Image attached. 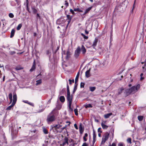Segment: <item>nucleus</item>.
<instances>
[{"label":"nucleus","instance_id":"1","mask_svg":"<svg viewBox=\"0 0 146 146\" xmlns=\"http://www.w3.org/2000/svg\"><path fill=\"white\" fill-rule=\"evenodd\" d=\"M67 100L68 101V107L69 111L71 112L73 111V109L71 107L72 102V97L70 96L69 90V87L68 84H67Z\"/></svg>","mask_w":146,"mask_h":146},{"label":"nucleus","instance_id":"2","mask_svg":"<svg viewBox=\"0 0 146 146\" xmlns=\"http://www.w3.org/2000/svg\"><path fill=\"white\" fill-rule=\"evenodd\" d=\"M140 85L138 84L136 86H133L129 89H126L125 90V92L127 95L131 94H134L137 91V90L140 88Z\"/></svg>","mask_w":146,"mask_h":146},{"label":"nucleus","instance_id":"3","mask_svg":"<svg viewBox=\"0 0 146 146\" xmlns=\"http://www.w3.org/2000/svg\"><path fill=\"white\" fill-rule=\"evenodd\" d=\"M55 119V116L54 115H52L51 113L48 116L47 120V122L49 123L54 121Z\"/></svg>","mask_w":146,"mask_h":146},{"label":"nucleus","instance_id":"4","mask_svg":"<svg viewBox=\"0 0 146 146\" xmlns=\"http://www.w3.org/2000/svg\"><path fill=\"white\" fill-rule=\"evenodd\" d=\"M81 51V48L80 46H78L74 52V56L76 58H78L79 56Z\"/></svg>","mask_w":146,"mask_h":146},{"label":"nucleus","instance_id":"5","mask_svg":"<svg viewBox=\"0 0 146 146\" xmlns=\"http://www.w3.org/2000/svg\"><path fill=\"white\" fill-rule=\"evenodd\" d=\"M61 127L62 125H53V128H54L57 132V130H59Z\"/></svg>","mask_w":146,"mask_h":146},{"label":"nucleus","instance_id":"6","mask_svg":"<svg viewBox=\"0 0 146 146\" xmlns=\"http://www.w3.org/2000/svg\"><path fill=\"white\" fill-rule=\"evenodd\" d=\"M98 42V39L97 38H95L92 45V46L93 48H95V47L96 46Z\"/></svg>","mask_w":146,"mask_h":146},{"label":"nucleus","instance_id":"7","mask_svg":"<svg viewBox=\"0 0 146 146\" xmlns=\"http://www.w3.org/2000/svg\"><path fill=\"white\" fill-rule=\"evenodd\" d=\"M68 139L67 137H65L64 139V141L62 143V145H65L66 144H67V145L68 144Z\"/></svg>","mask_w":146,"mask_h":146},{"label":"nucleus","instance_id":"8","mask_svg":"<svg viewBox=\"0 0 146 146\" xmlns=\"http://www.w3.org/2000/svg\"><path fill=\"white\" fill-rule=\"evenodd\" d=\"M13 100L12 103L15 105L17 100V96L16 94H13Z\"/></svg>","mask_w":146,"mask_h":146},{"label":"nucleus","instance_id":"9","mask_svg":"<svg viewBox=\"0 0 146 146\" xmlns=\"http://www.w3.org/2000/svg\"><path fill=\"white\" fill-rule=\"evenodd\" d=\"M79 129L80 133L81 134H82L84 130V129L82 127V124L81 123H80L79 125Z\"/></svg>","mask_w":146,"mask_h":146},{"label":"nucleus","instance_id":"10","mask_svg":"<svg viewBox=\"0 0 146 146\" xmlns=\"http://www.w3.org/2000/svg\"><path fill=\"white\" fill-rule=\"evenodd\" d=\"M91 68H90L88 70H87L85 72V76L86 77L88 78L90 76V71Z\"/></svg>","mask_w":146,"mask_h":146},{"label":"nucleus","instance_id":"11","mask_svg":"<svg viewBox=\"0 0 146 146\" xmlns=\"http://www.w3.org/2000/svg\"><path fill=\"white\" fill-rule=\"evenodd\" d=\"M35 68V60H34L33 66L31 69L30 70L31 72H32L33 71Z\"/></svg>","mask_w":146,"mask_h":146},{"label":"nucleus","instance_id":"12","mask_svg":"<svg viewBox=\"0 0 146 146\" xmlns=\"http://www.w3.org/2000/svg\"><path fill=\"white\" fill-rule=\"evenodd\" d=\"M81 49V50L82 54H85L86 51V50L84 46L83 45L82 46Z\"/></svg>","mask_w":146,"mask_h":146},{"label":"nucleus","instance_id":"13","mask_svg":"<svg viewBox=\"0 0 146 146\" xmlns=\"http://www.w3.org/2000/svg\"><path fill=\"white\" fill-rule=\"evenodd\" d=\"M109 134L108 133L106 134L103 137L102 139L105 141H106L108 138Z\"/></svg>","mask_w":146,"mask_h":146},{"label":"nucleus","instance_id":"14","mask_svg":"<svg viewBox=\"0 0 146 146\" xmlns=\"http://www.w3.org/2000/svg\"><path fill=\"white\" fill-rule=\"evenodd\" d=\"M78 86V84L77 83V82H75V84L74 86V90L73 91V93H74L76 91L77 89V87Z\"/></svg>","mask_w":146,"mask_h":146},{"label":"nucleus","instance_id":"15","mask_svg":"<svg viewBox=\"0 0 146 146\" xmlns=\"http://www.w3.org/2000/svg\"><path fill=\"white\" fill-rule=\"evenodd\" d=\"M66 17H67V18L68 19V20H69V21L68 22V23L66 27V28H67V27H68L69 23L70 22V21L71 20V17H70V16L69 15H67Z\"/></svg>","mask_w":146,"mask_h":146},{"label":"nucleus","instance_id":"16","mask_svg":"<svg viewBox=\"0 0 146 146\" xmlns=\"http://www.w3.org/2000/svg\"><path fill=\"white\" fill-rule=\"evenodd\" d=\"M92 6H91L88 8L86 10L85 12L83 14V15H85L86 13H88V12L92 9Z\"/></svg>","mask_w":146,"mask_h":146},{"label":"nucleus","instance_id":"17","mask_svg":"<svg viewBox=\"0 0 146 146\" xmlns=\"http://www.w3.org/2000/svg\"><path fill=\"white\" fill-rule=\"evenodd\" d=\"M112 113H108L104 115V117L105 118L107 119L110 116L112 115Z\"/></svg>","mask_w":146,"mask_h":146},{"label":"nucleus","instance_id":"18","mask_svg":"<svg viewBox=\"0 0 146 146\" xmlns=\"http://www.w3.org/2000/svg\"><path fill=\"white\" fill-rule=\"evenodd\" d=\"M59 99L62 102H64L65 101V99L64 97L63 96H60L59 98Z\"/></svg>","mask_w":146,"mask_h":146},{"label":"nucleus","instance_id":"19","mask_svg":"<svg viewBox=\"0 0 146 146\" xmlns=\"http://www.w3.org/2000/svg\"><path fill=\"white\" fill-rule=\"evenodd\" d=\"M9 98L10 100V103H11L12 101V94L11 93H10L9 95Z\"/></svg>","mask_w":146,"mask_h":146},{"label":"nucleus","instance_id":"20","mask_svg":"<svg viewBox=\"0 0 146 146\" xmlns=\"http://www.w3.org/2000/svg\"><path fill=\"white\" fill-rule=\"evenodd\" d=\"M15 32V30L14 29H12L11 33V35L10 36V37L11 38H12L13 36L14 35Z\"/></svg>","mask_w":146,"mask_h":146},{"label":"nucleus","instance_id":"21","mask_svg":"<svg viewBox=\"0 0 146 146\" xmlns=\"http://www.w3.org/2000/svg\"><path fill=\"white\" fill-rule=\"evenodd\" d=\"M15 104H13V103H12L11 104L7 107V108H6V110H10L14 106Z\"/></svg>","mask_w":146,"mask_h":146},{"label":"nucleus","instance_id":"22","mask_svg":"<svg viewBox=\"0 0 146 146\" xmlns=\"http://www.w3.org/2000/svg\"><path fill=\"white\" fill-rule=\"evenodd\" d=\"M36 82V86L39 85L42 83L41 80H37Z\"/></svg>","mask_w":146,"mask_h":146},{"label":"nucleus","instance_id":"23","mask_svg":"<svg viewBox=\"0 0 146 146\" xmlns=\"http://www.w3.org/2000/svg\"><path fill=\"white\" fill-rule=\"evenodd\" d=\"M84 106L86 108H92V106L91 104H89L84 105Z\"/></svg>","mask_w":146,"mask_h":146},{"label":"nucleus","instance_id":"24","mask_svg":"<svg viewBox=\"0 0 146 146\" xmlns=\"http://www.w3.org/2000/svg\"><path fill=\"white\" fill-rule=\"evenodd\" d=\"M89 89L92 92L95 90L96 88L95 87H89Z\"/></svg>","mask_w":146,"mask_h":146},{"label":"nucleus","instance_id":"25","mask_svg":"<svg viewBox=\"0 0 146 146\" xmlns=\"http://www.w3.org/2000/svg\"><path fill=\"white\" fill-rule=\"evenodd\" d=\"M80 73L79 72H78L77 74V75H76V77L75 79V82H77L78 78L79 77Z\"/></svg>","mask_w":146,"mask_h":146},{"label":"nucleus","instance_id":"26","mask_svg":"<svg viewBox=\"0 0 146 146\" xmlns=\"http://www.w3.org/2000/svg\"><path fill=\"white\" fill-rule=\"evenodd\" d=\"M101 125L102 128L104 129H106L108 127V126L105 124H101Z\"/></svg>","mask_w":146,"mask_h":146},{"label":"nucleus","instance_id":"27","mask_svg":"<svg viewBox=\"0 0 146 146\" xmlns=\"http://www.w3.org/2000/svg\"><path fill=\"white\" fill-rule=\"evenodd\" d=\"M88 136V134L87 133H86L84 134V136L83 137V140L85 141H87V139L86 138V137H87Z\"/></svg>","mask_w":146,"mask_h":146},{"label":"nucleus","instance_id":"28","mask_svg":"<svg viewBox=\"0 0 146 146\" xmlns=\"http://www.w3.org/2000/svg\"><path fill=\"white\" fill-rule=\"evenodd\" d=\"M123 90V89L122 88H121L118 90V94H120L122 92Z\"/></svg>","mask_w":146,"mask_h":146},{"label":"nucleus","instance_id":"29","mask_svg":"<svg viewBox=\"0 0 146 146\" xmlns=\"http://www.w3.org/2000/svg\"><path fill=\"white\" fill-rule=\"evenodd\" d=\"M138 119L139 121H141L143 118V116H138Z\"/></svg>","mask_w":146,"mask_h":146},{"label":"nucleus","instance_id":"30","mask_svg":"<svg viewBox=\"0 0 146 146\" xmlns=\"http://www.w3.org/2000/svg\"><path fill=\"white\" fill-rule=\"evenodd\" d=\"M22 25L21 24H19L18 26H17V30H19L21 28V27H22Z\"/></svg>","mask_w":146,"mask_h":146},{"label":"nucleus","instance_id":"31","mask_svg":"<svg viewBox=\"0 0 146 146\" xmlns=\"http://www.w3.org/2000/svg\"><path fill=\"white\" fill-rule=\"evenodd\" d=\"M96 135L95 133V131L94 129L93 130V139H96Z\"/></svg>","mask_w":146,"mask_h":146},{"label":"nucleus","instance_id":"32","mask_svg":"<svg viewBox=\"0 0 146 146\" xmlns=\"http://www.w3.org/2000/svg\"><path fill=\"white\" fill-rule=\"evenodd\" d=\"M65 128V127L62 128H60L59 130H57V132H58L59 133L62 132V131Z\"/></svg>","mask_w":146,"mask_h":146},{"label":"nucleus","instance_id":"33","mask_svg":"<svg viewBox=\"0 0 146 146\" xmlns=\"http://www.w3.org/2000/svg\"><path fill=\"white\" fill-rule=\"evenodd\" d=\"M32 10L34 13H36L37 12V10L35 8H32Z\"/></svg>","mask_w":146,"mask_h":146},{"label":"nucleus","instance_id":"34","mask_svg":"<svg viewBox=\"0 0 146 146\" xmlns=\"http://www.w3.org/2000/svg\"><path fill=\"white\" fill-rule=\"evenodd\" d=\"M43 132L45 134H47L48 133V132L47 129L45 128H43Z\"/></svg>","mask_w":146,"mask_h":146},{"label":"nucleus","instance_id":"35","mask_svg":"<svg viewBox=\"0 0 146 146\" xmlns=\"http://www.w3.org/2000/svg\"><path fill=\"white\" fill-rule=\"evenodd\" d=\"M70 55V52L69 51H68L66 52V58H69Z\"/></svg>","mask_w":146,"mask_h":146},{"label":"nucleus","instance_id":"36","mask_svg":"<svg viewBox=\"0 0 146 146\" xmlns=\"http://www.w3.org/2000/svg\"><path fill=\"white\" fill-rule=\"evenodd\" d=\"M82 36L84 38L86 39H88V37L87 36H86L84 34L82 33L81 34Z\"/></svg>","mask_w":146,"mask_h":146},{"label":"nucleus","instance_id":"37","mask_svg":"<svg viewBox=\"0 0 146 146\" xmlns=\"http://www.w3.org/2000/svg\"><path fill=\"white\" fill-rule=\"evenodd\" d=\"M61 107L62 106L58 104L57 105L56 107L57 109L59 110L60 109V108H61Z\"/></svg>","mask_w":146,"mask_h":146},{"label":"nucleus","instance_id":"38","mask_svg":"<svg viewBox=\"0 0 146 146\" xmlns=\"http://www.w3.org/2000/svg\"><path fill=\"white\" fill-rule=\"evenodd\" d=\"M75 114L76 115H78V110L77 109H75L74 110Z\"/></svg>","mask_w":146,"mask_h":146},{"label":"nucleus","instance_id":"39","mask_svg":"<svg viewBox=\"0 0 146 146\" xmlns=\"http://www.w3.org/2000/svg\"><path fill=\"white\" fill-rule=\"evenodd\" d=\"M9 16L11 18H13L14 16L13 14L12 13H9Z\"/></svg>","mask_w":146,"mask_h":146},{"label":"nucleus","instance_id":"40","mask_svg":"<svg viewBox=\"0 0 146 146\" xmlns=\"http://www.w3.org/2000/svg\"><path fill=\"white\" fill-rule=\"evenodd\" d=\"M117 146H125V145L122 143H119L118 144Z\"/></svg>","mask_w":146,"mask_h":146},{"label":"nucleus","instance_id":"41","mask_svg":"<svg viewBox=\"0 0 146 146\" xmlns=\"http://www.w3.org/2000/svg\"><path fill=\"white\" fill-rule=\"evenodd\" d=\"M127 142L130 143H131V139L130 138H128L127 139Z\"/></svg>","mask_w":146,"mask_h":146},{"label":"nucleus","instance_id":"42","mask_svg":"<svg viewBox=\"0 0 146 146\" xmlns=\"http://www.w3.org/2000/svg\"><path fill=\"white\" fill-rule=\"evenodd\" d=\"M141 63L142 64H144V66H142V68L143 69H144L145 68V64H146V62H145V61H144V62H141Z\"/></svg>","mask_w":146,"mask_h":146},{"label":"nucleus","instance_id":"43","mask_svg":"<svg viewBox=\"0 0 146 146\" xmlns=\"http://www.w3.org/2000/svg\"><path fill=\"white\" fill-rule=\"evenodd\" d=\"M84 83L81 82L80 83V87L81 88H84Z\"/></svg>","mask_w":146,"mask_h":146},{"label":"nucleus","instance_id":"44","mask_svg":"<svg viewBox=\"0 0 146 146\" xmlns=\"http://www.w3.org/2000/svg\"><path fill=\"white\" fill-rule=\"evenodd\" d=\"M65 5L66 6V7H67L68 6V3L66 1H65Z\"/></svg>","mask_w":146,"mask_h":146},{"label":"nucleus","instance_id":"45","mask_svg":"<svg viewBox=\"0 0 146 146\" xmlns=\"http://www.w3.org/2000/svg\"><path fill=\"white\" fill-rule=\"evenodd\" d=\"M22 69V68L21 67L19 68L18 67H16L15 68L16 70H20Z\"/></svg>","mask_w":146,"mask_h":146},{"label":"nucleus","instance_id":"46","mask_svg":"<svg viewBox=\"0 0 146 146\" xmlns=\"http://www.w3.org/2000/svg\"><path fill=\"white\" fill-rule=\"evenodd\" d=\"M60 19H58L57 21V23L59 25L61 24V23H60Z\"/></svg>","mask_w":146,"mask_h":146},{"label":"nucleus","instance_id":"47","mask_svg":"<svg viewBox=\"0 0 146 146\" xmlns=\"http://www.w3.org/2000/svg\"><path fill=\"white\" fill-rule=\"evenodd\" d=\"M28 104H29L30 105H31V106H34L33 104L31 102H28Z\"/></svg>","mask_w":146,"mask_h":146},{"label":"nucleus","instance_id":"48","mask_svg":"<svg viewBox=\"0 0 146 146\" xmlns=\"http://www.w3.org/2000/svg\"><path fill=\"white\" fill-rule=\"evenodd\" d=\"M101 127H100L98 128V132H100V133H101L102 132V131H101Z\"/></svg>","mask_w":146,"mask_h":146},{"label":"nucleus","instance_id":"49","mask_svg":"<svg viewBox=\"0 0 146 146\" xmlns=\"http://www.w3.org/2000/svg\"><path fill=\"white\" fill-rule=\"evenodd\" d=\"M74 127H75V128L76 129H78V126H77V125L76 124H75L74 125Z\"/></svg>","mask_w":146,"mask_h":146},{"label":"nucleus","instance_id":"50","mask_svg":"<svg viewBox=\"0 0 146 146\" xmlns=\"http://www.w3.org/2000/svg\"><path fill=\"white\" fill-rule=\"evenodd\" d=\"M79 9V8H75L74 9V11H78Z\"/></svg>","mask_w":146,"mask_h":146},{"label":"nucleus","instance_id":"51","mask_svg":"<svg viewBox=\"0 0 146 146\" xmlns=\"http://www.w3.org/2000/svg\"><path fill=\"white\" fill-rule=\"evenodd\" d=\"M70 11L73 14L74 13V12L72 9H70Z\"/></svg>","mask_w":146,"mask_h":146},{"label":"nucleus","instance_id":"52","mask_svg":"<svg viewBox=\"0 0 146 146\" xmlns=\"http://www.w3.org/2000/svg\"><path fill=\"white\" fill-rule=\"evenodd\" d=\"M82 146H88V145L86 143H84Z\"/></svg>","mask_w":146,"mask_h":146},{"label":"nucleus","instance_id":"53","mask_svg":"<svg viewBox=\"0 0 146 146\" xmlns=\"http://www.w3.org/2000/svg\"><path fill=\"white\" fill-rule=\"evenodd\" d=\"M75 145V143L74 142H72V143L69 145V146H74Z\"/></svg>","mask_w":146,"mask_h":146},{"label":"nucleus","instance_id":"54","mask_svg":"<svg viewBox=\"0 0 146 146\" xmlns=\"http://www.w3.org/2000/svg\"><path fill=\"white\" fill-rule=\"evenodd\" d=\"M106 141H105L104 140L102 139L101 143L102 144H104L105 143Z\"/></svg>","mask_w":146,"mask_h":146},{"label":"nucleus","instance_id":"55","mask_svg":"<svg viewBox=\"0 0 146 146\" xmlns=\"http://www.w3.org/2000/svg\"><path fill=\"white\" fill-rule=\"evenodd\" d=\"M106 121H102L101 124H105L106 123Z\"/></svg>","mask_w":146,"mask_h":146},{"label":"nucleus","instance_id":"56","mask_svg":"<svg viewBox=\"0 0 146 146\" xmlns=\"http://www.w3.org/2000/svg\"><path fill=\"white\" fill-rule=\"evenodd\" d=\"M69 84L70 85H71L72 84V80L70 79L69 80Z\"/></svg>","mask_w":146,"mask_h":146},{"label":"nucleus","instance_id":"57","mask_svg":"<svg viewBox=\"0 0 146 146\" xmlns=\"http://www.w3.org/2000/svg\"><path fill=\"white\" fill-rule=\"evenodd\" d=\"M73 140L72 139H70L69 140V142L71 143H72V142H73Z\"/></svg>","mask_w":146,"mask_h":146},{"label":"nucleus","instance_id":"58","mask_svg":"<svg viewBox=\"0 0 146 146\" xmlns=\"http://www.w3.org/2000/svg\"><path fill=\"white\" fill-rule=\"evenodd\" d=\"M116 145L114 143H112L111 145V146H116Z\"/></svg>","mask_w":146,"mask_h":146},{"label":"nucleus","instance_id":"59","mask_svg":"<svg viewBox=\"0 0 146 146\" xmlns=\"http://www.w3.org/2000/svg\"><path fill=\"white\" fill-rule=\"evenodd\" d=\"M23 102L25 103H27L28 104V101L27 100H26V101H25V100H24L23 101Z\"/></svg>","mask_w":146,"mask_h":146},{"label":"nucleus","instance_id":"60","mask_svg":"<svg viewBox=\"0 0 146 146\" xmlns=\"http://www.w3.org/2000/svg\"><path fill=\"white\" fill-rule=\"evenodd\" d=\"M144 78V77H143V76H141V78H140V80H143Z\"/></svg>","mask_w":146,"mask_h":146},{"label":"nucleus","instance_id":"61","mask_svg":"<svg viewBox=\"0 0 146 146\" xmlns=\"http://www.w3.org/2000/svg\"><path fill=\"white\" fill-rule=\"evenodd\" d=\"M36 17H39V18H40V16L37 13L36 14Z\"/></svg>","mask_w":146,"mask_h":146},{"label":"nucleus","instance_id":"62","mask_svg":"<svg viewBox=\"0 0 146 146\" xmlns=\"http://www.w3.org/2000/svg\"><path fill=\"white\" fill-rule=\"evenodd\" d=\"M27 8L28 7V0H27Z\"/></svg>","mask_w":146,"mask_h":146},{"label":"nucleus","instance_id":"63","mask_svg":"<svg viewBox=\"0 0 146 146\" xmlns=\"http://www.w3.org/2000/svg\"><path fill=\"white\" fill-rule=\"evenodd\" d=\"M95 141H96V139H93V144H94V143H95Z\"/></svg>","mask_w":146,"mask_h":146},{"label":"nucleus","instance_id":"64","mask_svg":"<svg viewBox=\"0 0 146 146\" xmlns=\"http://www.w3.org/2000/svg\"><path fill=\"white\" fill-rule=\"evenodd\" d=\"M85 33L86 34H88V31H87L86 30L85 31Z\"/></svg>","mask_w":146,"mask_h":146}]
</instances>
